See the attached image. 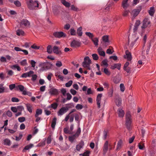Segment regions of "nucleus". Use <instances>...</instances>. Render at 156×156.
<instances>
[{"label": "nucleus", "mask_w": 156, "mask_h": 156, "mask_svg": "<svg viewBox=\"0 0 156 156\" xmlns=\"http://www.w3.org/2000/svg\"><path fill=\"white\" fill-rule=\"evenodd\" d=\"M132 119L130 112H127L126 114V128L130 130L131 128Z\"/></svg>", "instance_id": "nucleus-1"}, {"label": "nucleus", "mask_w": 156, "mask_h": 156, "mask_svg": "<svg viewBox=\"0 0 156 156\" xmlns=\"http://www.w3.org/2000/svg\"><path fill=\"white\" fill-rule=\"evenodd\" d=\"M27 5L28 8L31 10L35 9L36 7H38L39 4L37 1H33L32 0H28Z\"/></svg>", "instance_id": "nucleus-2"}, {"label": "nucleus", "mask_w": 156, "mask_h": 156, "mask_svg": "<svg viewBox=\"0 0 156 156\" xmlns=\"http://www.w3.org/2000/svg\"><path fill=\"white\" fill-rule=\"evenodd\" d=\"M138 27L134 26L133 28V32L134 34L133 35L132 37L131 38V40H132V42L130 44V46L131 47H133L134 45L136 43V41L138 39V37L136 35V34L135 33L138 29Z\"/></svg>", "instance_id": "nucleus-3"}, {"label": "nucleus", "mask_w": 156, "mask_h": 156, "mask_svg": "<svg viewBox=\"0 0 156 156\" xmlns=\"http://www.w3.org/2000/svg\"><path fill=\"white\" fill-rule=\"evenodd\" d=\"M151 24L150 20L147 18H145L143 21L142 25L141 27L142 30H143L147 28H149L151 26Z\"/></svg>", "instance_id": "nucleus-4"}, {"label": "nucleus", "mask_w": 156, "mask_h": 156, "mask_svg": "<svg viewBox=\"0 0 156 156\" xmlns=\"http://www.w3.org/2000/svg\"><path fill=\"white\" fill-rule=\"evenodd\" d=\"M91 60L88 57H87L85 58L84 61L83 63V66L86 68L87 69L90 70V64L91 63Z\"/></svg>", "instance_id": "nucleus-5"}, {"label": "nucleus", "mask_w": 156, "mask_h": 156, "mask_svg": "<svg viewBox=\"0 0 156 156\" xmlns=\"http://www.w3.org/2000/svg\"><path fill=\"white\" fill-rule=\"evenodd\" d=\"M53 36L56 38H60L66 37V34L63 32H56L53 34Z\"/></svg>", "instance_id": "nucleus-6"}, {"label": "nucleus", "mask_w": 156, "mask_h": 156, "mask_svg": "<svg viewBox=\"0 0 156 156\" xmlns=\"http://www.w3.org/2000/svg\"><path fill=\"white\" fill-rule=\"evenodd\" d=\"M20 24L22 27H28L30 25V23L27 19H23L21 20Z\"/></svg>", "instance_id": "nucleus-7"}, {"label": "nucleus", "mask_w": 156, "mask_h": 156, "mask_svg": "<svg viewBox=\"0 0 156 156\" xmlns=\"http://www.w3.org/2000/svg\"><path fill=\"white\" fill-rule=\"evenodd\" d=\"M141 8L139 7L138 8L133 10L132 12V14L133 15L132 18L134 19L135 17L137 16L141 11Z\"/></svg>", "instance_id": "nucleus-8"}, {"label": "nucleus", "mask_w": 156, "mask_h": 156, "mask_svg": "<svg viewBox=\"0 0 156 156\" xmlns=\"http://www.w3.org/2000/svg\"><path fill=\"white\" fill-rule=\"evenodd\" d=\"M49 93L51 95H57L58 94V90L54 88H51L49 90Z\"/></svg>", "instance_id": "nucleus-9"}, {"label": "nucleus", "mask_w": 156, "mask_h": 156, "mask_svg": "<svg viewBox=\"0 0 156 156\" xmlns=\"http://www.w3.org/2000/svg\"><path fill=\"white\" fill-rule=\"evenodd\" d=\"M102 39L103 42H104L103 45L105 47H106L108 44L109 42L108 36L107 35L103 36L102 37Z\"/></svg>", "instance_id": "nucleus-10"}, {"label": "nucleus", "mask_w": 156, "mask_h": 156, "mask_svg": "<svg viewBox=\"0 0 156 156\" xmlns=\"http://www.w3.org/2000/svg\"><path fill=\"white\" fill-rule=\"evenodd\" d=\"M65 108H66L64 107H62L60 108L58 112V116L63 115L67 111Z\"/></svg>", "instance_id": "nucleus-11"}, {"label": "nucleus", "mask_w": 156, "mask_h": 156, "mask_svg": "<svg viewBox=\"0 0 156 156\" xmlns=\"http://www.w3.org/2000/svg\"><path fill=\"white\" fill-rule=\"evenodd\" d=\"M125 53L126 55L124 56V58H126L128 61H130L132 59V56L128 50H126Z\"/></svg>", "instance_id": "nucleus-12"}, {"label": "nucleus", "mask_w": 156, "mask_h": 156, "mask_svg": "<svg viewBox=\"0 0 156 156\" xmlns=\"http://www.w3.org/2000/svg\"><path fill=\"white\" fill-rule=\"evenodd\" d=\"M102 94H98L97 97L96 102L98 108H100V103L101 98L102 97Z\"/></svg>", "instance_id": "nucleus-13"}, {"label": "nucleus", "mask_w": 156, "mask_h": 156, "mask_svg": "<svg viewBox=\"0 0 156 156\" xmlns=\"http://www.w3.org/2000/svg\"><path fill=\"white\" fill-rule=\"evenodd\" d=\"M117 113L119 117L123 118L125 115V112L121 108H119L117 110Z\"/></svg>", "instance_id": "nucleus-14"}, {"label": "nucleus", "mask_w": 156, "mask_h": 156, "mask_svg": "<svg viewBox=\"0 0 156 156\" xmlns=\"http://www.w3.org/2000/svg\"><path fill=\"white\" fill-rule=\"evenodd\" d=\"M80 45V43L77 41L75 40L73 41L71 43V47H79Z\"/></svg>", "instance_id": "nucleus-15"}, {"label": "nucleus", "mask_w": 156, "mask_h": 156, "mask_svg": "<svg viewBox=\"0 0 156 156\" xmlns=\"http://www.w3.org/2000/svg\"><path fill=\"white\" fill-rule=\"evenodd\" d=\"M84 145V142L83 141H81L79 144L76 146V150L79 151H80V149L83 148Z\"/></svg>", "instance_id": "nucleus-16"}, {"label": "nucleus", "mask_w": 156, "mask_h": 156, "mask_svg": "<svg viewBox=\"0 0 156 156\" xmlns=\"http://www.w3.org/2000/svg\"><path fill=\"white\" fill-rule=\"evenodd\" d=\"M121 64L119 63L114 64L113 65H112L111 66V68L112 69H114L115 68H117L118 70L120 69Z\"/></svg>", "instance_id": "nucleus-17"}, {"label": "nucleus", "mask_w": 156, "mask_h": 156, "mask_svg": "<svg viewBox=\"0 0 156 156\" xmlns=\"http://www.w3.org/2000/svg\"><path fill=\"white\" fill-rule=\"evenodd\" d=\"M98 51L99 54L101 56H105V53L104 51L102 48L101 47H99L98 49Z\"/></svg>", "instance_id": "nucleus-18"}, {"label": "nucleus", "mask_w": 156, "mask_h": 156, "mask_svg": "<svg viewBox=\"0 0 156 156\" xmlns=\"http://www.w3.org/2000/svg\"><path fill=\"white\" fill-rule=\"evenodd\" d=\"M109 136V131L108 130L105 129L103 131V138L104 140L106 139Z\"/></svg>", "instance_id": "nucleus-19"}, {"label": "nucleus", "mask_w": 156, "mask_h": 156, "mask_svg": "<svg viewBox=\"0 0 156 156\" xmlns=\"http://www.w3.org/2000/svg\"><path fill=\"white\" fill-rule=\"evenodd\" d=\"M53 51L56 54H58L61 53V51L59 50L58 47L56 46H55L53 47Z\"/></svg>", "instance_id": "nucleus-20"}, {"label": "nucleus", "mask_w": 156, "mask_h": 156, "mask_svg": "<svg viewBox=\"0 0 156 156\" xmlns=\"http://www.w3.org/2000/svg\"><path fill=\"white\" fill-rule=\"evenodd\" d=\"M108 141H106L104 144L103 150L105 153H106L108 151Z\"/></svg>", "instance_id": "nucleus-21"}, {"label": "nucleus", "mask_w": 156, "mask_h": 156, "mask_svg": "<svg viewBox=\"0 0 156 156\" xmlns=\"http://www.w3.org/2000/svg\"><path fill=\"white\" fill-rule=\"evenodd\" d=\"M102 71L107 75L109 76L111 74V72L107 68H105L102 69Z\"/></svg>", "instance_id": "nucleus-22"}, {"label": "nucleus", "mask_w": 156, "mask_h": 156, "mask_svg": "<svg viewBox=\"0 0 156 156\" xmlns=\"http://www.w3.org/2000/svg\"><path fill=\"white\" fill-rule=\"evenodd\" d=\"M77 137L74 134L71 136H69L68 137L69 141L71 143H73L74 140L76 139Z\"/></svg>", "instance_id": "nucleus-23"}, {"label": "nucleus", "mask_w": 156, "mask_h": 156, "mask_svg": "<svg viewBox=\"0 0 156 156\" xmlns=\"http://www.w3.org/2000/svg\"><path fill=\"white\" fill-rule=\"evenodd\" d=\"M122 141L121 140H119L118 142L116 150H118L120 149L122 146Z\"/></svg>", "instance_id": "nucleus-24"}, {"label": "nucleus", "mask_w": 156, "mask_h": 156, "mask_svg": "<svg viewBox=\"0 0 156 156\" xmlns=\"http://www.w3.org/2000/svg\"><path fill=\"white\" fill-rule=\"evenodd\" d=\"M57 119L56 117H54L52 120L51 124V127L53 129H54L55 125L56 124Z\"/></svg>", "instance_id": "nucleus-25"}, {"label": "nucleus", "mask_w": 156, "mask_h": 156, "mask_svg": "<svg viewBox=\"0 0 156 156\" xmlns=\"http://www.w3.org/2000/svg\"><path fill=\"white\" fill-rule=\"evenodd\" d=\"M61 2L64 6L67 8H69L70 6V3L66 2L65 0H62Z\"/></svg>", "instance_id": "nucleus-26"}, {"label": "nucleus", "mask_w": 156, "mask_h": 156, "mask_svg": "<svg viewBox=\"0 0 156 156\" xmlns=\"http://www.w3.org/2000/svg\"><path fill=\"white\" fill-rule=\"evenodd\" d=\"M154 12L155 10L154 9V7H151L150 8V9L148 11V13L149 15L152 16H153Z\"/></svg>", "instance_id": "nucleus-27"}, {"label": "nucleus", "mask_w": 156, "mask_h": 156, "mask_svg": "<svg viewBox=\"0 0 156 156\" xmlns=\"http://www.w3.org/2000/svg\"><path fill=\"white\" fill-rule=\"evenodd\" d=\"M74 107V105L73 103H70L69 104H66V106L65 107L66 108L68 111L69 108H72Z\"/></svg>", "instance_id": "nucleus-28"}, {"label": "nucleus", "mask_w": 156, "mask_h": 156, "mask_svg": "<svg viewBox=\"0 0 156 156\" xmlns=\"http://www.w3.org/2000/svg\"><path fill=\"white\" fill-rule=\"evenodd\" d=\"M34 144H30L26 146L23 150V151H24V150H28L34 147Z\"/></svg>", "instance_id": "nucleus-29"}, {"label": "nucleus", "mask_w": 156, "mask_h": 156, "mask_svg": "<svg viewBox=\"0 0 156 156\" xmlns=\"http://www.w3.org/2000/svg\"><path fill=\"white\" fill-rule=\"evenodd\" d=\"M42 110L41 109H37L36 112L35 117H37L39 115H40L42 114Z\"/></svg>", "instance_id": "nucleus-30"}, {"label": "nucleus", "mask_w": 156, "mask_h": 156, "mask_svg": "<svg viewBox=\"0 0 156 156\" xmlns=\"http://www.w3.org/2000/svg\"><path fill=\"white\" fill-rule=\"evenodd\" d=\"M91 40L95 46H97L98 45L99 41L98 38L95 37L94 38H92Z\"/></svg>", "instance_id": "nucleus-31"}, {"label": "nucleus", "mask_w": 156, "mask_h": 156, "mask_svg": "<svg viewBox=\"0 0 156 156\" xmlns=\"http://www.w3.org/2000/svg\"><path fill=\"white\" fill-rule=\"evenodd\" d=\"M77 34L78 35L80 36H81L82 35L83 33L82 32V27H79L77 29Z\"/></svg>", "instance_id": "nucleus-32"}, {"label": "nucleus", "mask_w": 156, "mask_h": 156, "mask_svg": "<svg viewBox=\"0 0 156 156\" xmlns=\"http://www.w3.org/2000/svg\"><path fill=\"white\" fill-rule=\"evenodd\" d=\"M4 144L6 145L9 146L10 145V140L8 139H5L4 140Z\"/></svg>", "instance_id": "nucleus-33"}, {"label": "nucleus", "mask_w": 156, "mask_h": 156, "mask_svg": "<svg viewBox=\"0 0 156 156\" xmlns=\"http://www.w3.org/2000/svg\"><path fill=\"white\" fill-rule=\"evenodd\" d=\"M24 34V32L21 29H19L16 31V34L18 36L23 35Z\"/></svg>", "instance_id": "nucleus-34"}, {"label": "nucleus", "mask_w": 156, "mask_h": 156, "mask_svg": "<svg viewBox=\"0 0 156 156\" xmlns=\"http://www.w3.org/2000/svg\"><path fill=\"white\" fill-rule=\"evenodd\" d=\"M71 9L74 11L77 12L80 11L79 9L76 7L74 5H71Z\"/></svg>", "instance_id": "nucleus-35"}, {"label": "nucleus", "mask_w": 156, "mask_h": 156, "mask_svg": "<svg viewBox=\"0 0 156 156\" xmlns=\"http://www.w3.org/2000/svg\"><path fill=\"white\" fill-rule=\"evenodd\" d=\"M26 106L28 111L30 113H31L32 112V106L30 104H27L26 105Z\"/></svg>", "instance_id": "nucleus-36"}, {"label": "nucleus", "mask_w": 156, "mask_h": 156, "mask_svg": "<svg viewBox=\"0 0 156 156\" xmlns=\"http://www.w3.org/2000/svg\"><path fill=\"white\" fill-rule=\"evenodd\" d=\"M47 52L49 54L52 52V46L51 45H48L47 47Z\"/></svg>", "instance_id": "nucleus-37"}, {"label": "nucleus", "mask_w": 156, "mask_h": 156, "mask_svg": "<svg viewBox=\"0 0 156 156\" xmlns=\"http://www.w3.org/2000/svg\"><path fill=\"white\" fill-rule=\"evenodd\" d=\"M85 34L86 35L88 36L89 38L91 39L93 38V37H94L93 34L92 33L89 32H86L85 33Z\"/></svg>", "instance_id": "nucleus-38"}, {"label": "nucleus", "mask_w": 156, "mask_h": 156, "mask_svg": "<svg viewBox=\"0 0 156 156\" xmlns=\"http://www.w3.org/2000/svg\"><path fill=\"white\" fill-rule=\"evenodd\" d=\"M138 147L140 150H143L144 147V144L143 143H140L138 144Z\"/></svg>", "instance_id": "nucleus-39"}, {"label": "nucleus", "mask_w": 156, "mask_h": 156, "mask_svg": "<svg viewBox=\"0 0 156 156\" xmlns=\"http://www.w3.org/2000/svg\"><path fill=\"white\" fill-rule=\"evenodd\" d=\"M81 129L80 127L78 128L77 132L74 134L77 137L80 135L81 133Z\"/></svg>", "instance_id": "nucleus-40"}, {"label": "nucleus", "mask_w": 156, "mask_h": 156, "mask_svg": "<svg viewBox=\"0 0 156 156\" xmlns=\"http://www.w3.org/2000/svg\"><path fill=\"white\" fill-rule=\"evenodd\" d=\"M107 62H108L107 59H105L102 61L101 63L103 66H106V67H107L108 66Z\"/></svg>", "instance_id": "nucleus-41"}, {"label": "nucleus", "mask_w": 156, "mask_h": 156, "mask_svg": "<svg viewBox=\"0 0 156 156\" xmlns=\"http://www.w3.org/2000/svg\"><path fill=\"white\" fill-rule=\"evenodd\" d=\"M121 101L122 100L120 99H116L115 101L116 104L117 105L119 106L121 105Z\"/></svg>", "instance_id": "nucleus-42"}, {"label": "nucleus", "mask_w": 156, "mask_h": 156, "mask_svg": "<svg viewBox=\"0 0 156 156\" xmlns=\"http://www.w3.org/2000/svg\"><path fill=\"white\" fill-rule=\"evenodd\" d=\"M12 69H16L18 71H20L21 70V69L20 67L16 65H13V66L12 67Z\"/></svg>", "instance_id": "nucleus-43"}, {"label": "nucleus", "mask_w": 156, "mask_h": 156, "mask_svg": "<svg viewBox=\"0 0 156 156\" xmlns=\"http://www.w3.org/2000/svg\"><path fill=\"white\" fill-rule=\"evenodd\" d=\"M73 81L71 80H69L68 82L65 84V86L66 87H70L73 83Z\"/></svg>", "instance_id": "nucleus-44"}, {"label": "nucleus", "mask_w": 156, "mask_h": 156, "mask_svg": "<svg viewBox=\"0 0 156 156\" xmlns=\"http://www.w3.org/2000/svg\"><path fill=\"white\" fill-rule=\"evenodd\" d=\"M92 57L93 59L95 60H97L98 59V55L96 54H93L92 55Z\"/></svg>", "instance_id": "nucleus-45"}, {"label": "nucleus", "mask_w": 156, "mask_h": 156, "mask_svg": "<svg viewBox=\"0 0 156 156\" xmlns=\"http://www.w3.org/2000/svg\"><path fill=\"white\" fill-rule=\"evenodd\" d=\"M70 34L72 35H76V30L73 28H71L70 30Z\"/></svg>", "instance_id": "nucleus-46"}, {"label": "nucleus", "mask_w": 156, "mask_h": 156, "mask_svg": "<svg viewBox=\"0 0 156 156\" xmlns=\"http://www.w3.org/2000/svg\"><path fill=\"white\" fill-rule=\"evenodd\" d=\"M11 109L12 111L14 113H16L18 111V109H17V108L16 107H11Z\"/></svg>", "instance_id": "nucleus-47"}, {"label": "nucleus", "mask_w": 156, "mask_h": 156, "mask_svg": "<svg viewBox=\"0 0 156 156\" xmlns=\"http://www.w3.org/2000/svg\"><path fill=\"white\" fill-rule=\"evenodd\" d=\"M17 88L19 89L21 91H22L24 90V87L22 85H18L16 86Z\"/></svg>", "instance_id": "nucleus-48"}, {"label": "nucleus", "mask_w": 156, "mask_h": 156, "mask_svg": "<svg viewBox=\"0 0 156 156\" xmlns=\"http://www.w3.org/2000/svg\"><path fill=\"white\" fill-rule=\"evenodd\" d=\"M18 121L20 122H24L25 120V118L24 117H20L18 119Z\"/></svg>", "instance_id": "nucleus-49"}, {"label": "nucleus", "mask_w": 156, "mask_h": 156, "mask_svg": "<svg viewBox=\"0 0 156 156\" xmlns=\"http://www.w3.org/2000/svg\"><path fill=\"white\" fill-rule=\"evenodd\" d=\"M110 6V4L107 5L103 9L105 11L107 12L109 10V8Z\"/></svg>", "instance_id": "nucleus-50"}, {"label": "nucleus", "mask_w": 156, "mask_h": 156, "mask_svg": "<svg viewBox=\"0 0 156 156\" xmlns=\"http://www.w3.org/2000/svg\"><path fill=\"white\" fill-rule=\"evenodd\" d=\"M52 66V65L51 64H46L44 65L45 68L47 69H50Z\"/></svg>", "instance_id": "nucleus-51"}, {"label": "nucleus", "mask_w": 156, "mask_h": 156, "mask_svg": "<svg viewBox=\"0 0 156 156\" xmlns=\"http://www.w3.org/2000/svg\"><path fill=\"white\" fill-rule=\"evenodd\" d=\"M18 111L19 112H22V111L24 110L23 107L21 105H19L17 107Z\"/></svg>", "instance_id": "nucleus-52"}, {"label": "nucleus", "mask_w": 156, "mask_h": 156, "mask_svg": "<svg viewBox=\"0 0 156 156\" xmlns=\"http://www.w3.org/2000/svg\"><path fill=\"white\" fill-rule=\"evenodd\" d=\"M20 63L22 66H25L27 64V60L26 59H24Z\"/></svg>", "instance_id": "nucleus-53"}, {"label": "nucleus", "mask_w": 156, "mask_h": 156, "mask_svg": "<svg viewBox=\"0 0 156 156\" xmlns=\"http://www.w3.org/2000/svg\"><path fill=\"white\" fill-rule=\"evenodd\" d=\"M129 10L125 9L122 14L123 16H127L129 14Z\"/></svg>", "instance_id": "nucleus-54"}, {"label": "nucleus", "mask_w": 156, "mask_h": 156, "mask_svg": "<svg viewBox=\"0 0 156 156\" xmlns=\"http://www.w3.org/2000/svg\"><path fill=\"white\" fill-rule=\"evenodd\" d=\"M3 84H0V93H2L4 92L5 90V88L3 87Z\"/></svg>", "instance_id": "nucleus-55"}, {"label": "nucleus", "mask_w": 156, "mask_h": 156, "mask_svg": "<svg viewBox=\"0 0 156 156\" xmlns=\"http://www.w3.org/2000/svg\"><path fill=\"white\" fill-rule=\"evenodd\" d=\"M76 108L77 110L81 109L83 108V106L81 105L78 104L76 106Z\"/></svg>", "instance_id": "nucleus-56"}, {"label": "nucleus", "mask_w": 156, "mask_h": 156, "mask_svg": "<svg viewBox=\"0 0 156 156\" xmlns=\"http://www.w3.org/2000/svg\"><path fill=\"white\" fill-rule=\"evenodd\" d=\"M120 90L122 91L123 92L125 90V87L123 84H120Z\"/></svg>", "instance_id": "nucleus-57"}, {"label": "nucleus", "mask_w": 156, "mask_h": 156, "mask_svg": "<svg viewBox=\"0 0 156 156\" xmlns=\"http://www.w3.org/2000/svg\"><path fill=\"white\" fill-rule=\"evenodd\" d=\"M11 101L13 102H17L19 101L18 98L16 97H13L11 99Z\"/></svg>", "instance_id": "nucleus-58"}, {"label": "nucleus", "mask_w": 156, "mask_h": 156, "mask_svg": "<svg viewBox=\"0 0 156 156\" xmlns=\"http://www.w3.org/2000/svg\"><path fill=\"white\" fill-rule=\"evenodd\" d=\"M27 77H30L34 73V72L33 71H30L28 72H27Z\"/></svg>", "instance_id": "nucleus-59"}, {"label": "nucleus", "mask_w": 156, "mask_h": 156, "mask_svg": "<svg viewBox=\"0 0 156 156\" xmlns=\"http://www.w3.org/2000/svg\"><path fill=\"white\" fill-rule=\"evenodd\" d=\"M14 4L17 7H20L21 5L20 2L18 0L14 1Z\"/></svg>", "instance_id": "nucleus-60"}, {"label": "nucleus", "mask_w": 156, "mask_h": 156, "mask_svg": "<svg viewBox=\"0 0 156 156\" xmlns=\"http://www.w3.org/2000/svg\"><path fill=\"white\" fill-rule=\"evenodd\" d=\"M51 107L54 109H56L58 106V105L57 103H54L51 105Z\"/></svg>", "instance_id": "nucleus-61"}, {"label": "nucleus", "mask_w": 156, "mask_h": 156, "mask_svg": "<svg viewBox=\"0 0 156 156\" xmlns=\"http://www.w3.org/2000/svg\"><path fill=\"white\" fill-rule=\"evenodd\" d=\"M22 137V134H20L19 136H16V140L18 141L21 140Z\"/></svg>", "instance_id": "nucleus-62"}, {"label": "nucleus", "mask_w": 156, "mask_h": 156, "mask_svg": "<svg viewBox=\"0 0 156 156\" xmlns=\"http://www.w3.org/2000/svg\"><path fill=\"white\" fill-rule=\"evenodd\" d=\"M61 91L64 96H65L66 95V89L63 88L61 89Z\"/></svg>", "instance_id": "nucleus-63"}, {"label": "nucleus", "mask_w": 156, "mask_h": 156, "mask_svg": "<svg viewBox=\"0 0 156 156\" xmlns=\"http://www.w3.org/2000/svg\"><path fill=\"white\" fill-rule=\"evenodd\" d=\"M66 95L67 96V97L66 98V100H70L72 98V95L69 93H67Z\"/></svg>", "instance_id": "nucleus-64"}]
</instances>
